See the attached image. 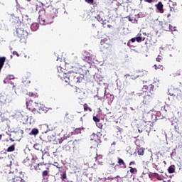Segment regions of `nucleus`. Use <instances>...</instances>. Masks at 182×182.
<instances>
[{
  "label": "nucleus",
  "mask_w": 182,
  "mask_h": 182,
  "mask_svg": "<svg viewBox=\"0 0 182 182\" xmlns=\"http://www.w3.org/2000/svg\"><path fill=\"white\" fill-rule=\"evenodd\" d=\"M92 54L87 51H84L82 54V60H85V62H87L88 63H90L92 60Z\"/></svg>",
  "instance_id": "nucleus-12"
},
{
  "label": "nucleus",
  "mask_w": 182,
  "mask_h": 182,
  "mask_svg": "<svg viewBox=\"0 0 182 182\" xmlns=\"http://www.w3.org/2000/svg\"><path fill=\"white\" fill-rule=\"evenodd\" d=\"M71 87H72L73 89H74V90H75V89H76V87L71 86Z\"/></svg>",
  "instance_id": "nucleus-57"
},
{
  "label": "nucleus",
  "mask_w": 182,
  "mask_h": 182,
  "mask_svg": "<svg viewBox=\"0 0 182 182\" xmlns=\"http://www.w3.org/2000/svg\"><path fill=\"white\" fill-rule=\"evenodd\" d=\"M0 140H2V135L0 134Z\"/></svg>",
  "instance_id": "nucleus-59"
},
{
  "label": "nucleus",
  "mask_w": 182,
  "mask_h": 182,
  "mask_svg": "<svg viewBox=\"0 0 182 182\" xmlns=\"http://www.w3.org/2000/svg\"><path fill=\"white\" fill-rule=\"evenodd\" d=\"M71 136H72L71 133L64 134L63 137L61 138V139L59 141V144H62V143H63L65 140H68V139L70 138Z\"/></svg>",
  "instance_id": "nucleus-21"
},
{
  "label": "nucleus",
  "mask_w": 182,
  "mask_h": 182,
  "mask_svg": "<svg viewBox=\"0 0 182 182\" xmlns=\"http://www.w3.org/2000/svg\"><path fill=\"white\" fill-rule=\"evenodd\" d=\"M4 120L8 121V118H6L4 119H2L1 122H4Z\"/></svg>",
  "instance_id": "nucleus-55"
},
{
  "label": "nucleus",
  "mask_w": 182,
  "mask_h": 182,
  "mask_svg": "<svg viewBox=\"0 0 182 182\" xmlns=\"http://www.w3.org/2000/svg\"><path fill=\"white\" fill-rule=\"evenodd\" d=\"M129 168H130L129 171L132 174H134V173H137V168H132V167H129Z\"/></svg>",
  "instance_id": "nucleus-33"
},
{
  "label": "nucleus",
  "mask_w": 182,
  "mask_h": 182,
  "mask_svg": "<svg viewBox=\"0 0 182 182\" xmlns=\"http://www.w3.org/2000/svg\"><path fill=\"white\" fill-rule=\"evenodd\" d=\"M148 123H150L151 122V121H146Z\"/></svg>",
  "instance_id": "nucleus-60"
},
{
  "label": "nucleus",
  "mask_w": 182,
  "mask_h": 182,
  "mask_svg": "<svg viewBox=\"0 0 182 182\" xmlns=\"http://www.w3.org/2000/svg\"><path fill=\"white\" fill-rule=\"evenodd\" d=\"M13 87H15V85H13Z\"/></svg>",
  "instance_id": "nucleus-62"
},
{
  "label": "nucleus",
  "mask_w": 182,
  "mask_h": 182,
  "mask_svg": "<svg viewBox=\"0 0 182 182\" xmlns=\"http://www.w3.org/2000/svg\"><path fill=\"white\" fill-rule=\"evenodd\" d=\"M87 4H89L90 5H93L95 4V0H85Z\"/></svg>",
  "instance_id": "nucleus-36"
},
{
  "label": "nucleus",
  "mask_w": 182,
  "mask_h": 182,
  "mask_svg": "<svg viewBox=\"0 0 182 182\" xmlns=\"http://www.w3.org/2000/svg\"><path fill=\"white\" fill-rule=\"evenodd\" d=\"M155 6L159 14H164V5L161 1H159L158 4L155 5Z\"/></svg>",
  "instance_id": "nucleus-17"
},
{
  "label": "nucleus",
  "mask_w": 182,
  "mask_h": 182,
  "mask_svg": "<svg viewBox=\"0 0 182 182\" xmlns=\"http://www.w3.org/2000/svg\"><path fill=\"white\" fill-rule=\"evenodd\" d=\"M7 180L8 182H25L22 177L16 176L14 172L9 173Z\"/></svg>",
  "instance_id": "nucleus-6"
},
{
  "label": "nucleus",
  "mask_w": 182,
  "mask_h": 182,
  "mask_svg": "<svg viewBox=\"0 0 182 182\" xmlns=\"http://www.w3.org/2000/svg\"><path fill=\"white\" fill-rule=\"evenodd\" d=\"M17 36H18L20 41H26L28 39V31L18 28L17 29Z\"/></svg>",
  "instance_id": "nucleus-8"
},
{
  "label": "nucleus",
  "mask_w": 182,
  "mask_h": 182,
  "mask_svg": "<svg viewBox=\"0 0 182 182\" xmlns=\"http://www.w3.org/2000/svg\"><path fill=\"white\" fill-rule=\"evenodd\" d=\"M15 97H16V92L12 94L9 93L7 95H0V102L5 105V103H11L12 100H15Z\"/></svg>",
  "instance_id": "nucleus-2"
},
{
  "label": "nucleus",
  "mask_w": 182,
  "mask_h": 182,
  "mask_svg": "<svg viewBox=\"0 0 182 182\" xmlns=\"http://www.w3.org/2000/svg\"><path fill=\"white\" fill-rule=\"evenodd\" d=\"M28 28H31V23H28Z\"/></svg>",
  "instance_id": "nucleus-58"
},
{
  "label": "nucleus",
  "mask_w": 182,
  "mask_h": 182,
  "mask_svg": "<svg viewBox=\"0 0 182 182\" xmlns=\"http://www.w3.org/2000/svg\"><path fill=\"white\" fill-rule=\"evenodd\" d=\"M94 134V136H96V134Z\"/></svg>",
  "instance_id": "nucleus-63"
},
{
  "label": "nucleus",
  "mask_w": 182,
  "mask_h": 182,
  "mask_svg": "<svg viewBox=\"0 0 182 182\" xmlns=\"http://www.w3.org/2000/svg\"><path fill=\"white\" fill-rule=\"evenodd\" d=\"M5 60H6V58L0 57V70H1L2 68H4V65L5 64Z\"/></svg>",
  "instance_id": "nucleus-24"
},
{
  "label": "nucleus",
  "mask_w": 182,
  "mask_h": 182,
  "mask_svg": "<svg viewBox=\"0 0 182 182\" xmlns=\"http://www.w3.org/2000/svg\"><path fill=\"white\" fill-rule=\"evenodd\" d=\"M156 106L158 107V109H161V107H163V105H161V102H158Z\"/></svg>",
  "instance_id": "nucleus-43"
},
{
  "label": "nucleus",
  "mask_w": 182,
  "mask_h": 182,
  "mask_svg": "<svg viewBox=\"0 0 182 182\" xmlns=\"http://www.w3.org/2000/svg\"><path fill=\"white\" fill-rule=\"evenodd\" d=\"M163 182H166V181H163Z\"/></svg>",
  "instance_id": "nucleus-64"
},
{
  "label": "nucleus",
  "mask_w": 182,
  "mask_h": 182,
  "mask_svg": "<svg viewBox=\"0 0 182 182\" xmlns=\"http://www.w3.org/2000/svg\"><path fill=\"white\" fill-rule=\"evenodd\" d=\"M49 173H50V171H49V168H47L46 170L42 172V177L43 180H45L46 177H49L50 176Z\"/></svg>",
  "instance_id": "nucleus-22"
},
{
  "label": "nucleus",
  "mask_w": 182,
  "mask_h": 182,
  "mask_svg": "<svg viewBox=\"0 0 182 182\" xmlns=\"http://www.w3.org/2000/svg\"><path fill=\"white\" fill-rule=\"evenodd\" d=\"M150 90H154V85L153 84L149 85Z\"/></svg>",
  "instance_id": "nucleus-44"
},
{
  "label": "nucleus",
  "mask_w": 182,
  "mask_h": 182,
  "mask_svg": "<svg viewBox=\"0 0 182 182\" xmlns=\"http://www.w3.org/2000/svg\"><path fill=\"white\" fill-rule=\"evenodd\" d=\"M163 59V57H161V55H158V57L156 58V62H161Z\"/></svg>",
  "instance_id": "nucleus-39"
},
{
  "label": "nucleus",
  "mask_w": 182,
  "mask_h": 182,
  "mask_svg": "<svg viewBox=\"0 0 182 182\" xmlns=\"http://www.w3.org/2000/svg\"><path fill=\"white\" fill-rule=\"evenodd\" d=\"M26 107L28 109V110H31L33 114H36L37 109L39 107V104L36 102L28 100L26 102Z\"/></svg>",
  "instance_id": "nucleus-5"
},
{
  "label": "nucleus",
  "mask_w": 182,
  "mask_h": 182,
  "mask_svg": "<svg viewBox=\"0 0 182 182\" xmlns=\"http://www.w3.org/2000/svg\"><path fill=\"white\" fill-rule=\"evenodd\" d=\"M8 153H11V151H15V145H11L7 149Z\"/></svg>",
  "instance_id": "nucleus-30"
},
{
  "label": "nucleus",
  "mask_w": 182,
  "mask_h": 182,
  "mask_svg": "<svg viewBox=\"0 0 182 182\" xmlns=\"http://www.w3.org/2000/svg\"><path fill=\"white\" fill-rule=\"evenodd\" d=\"M168 94L170 96H173L178 100L182 99V92L181 90H178V88L171 87L168 89Z\"/></svg>",
  "instance_id": "nucleus-4"
},
{
  "label": "nucleus",
  "mask_w": 182,
  "mask_h": 182,
  "mask_svg": "<svg viewBox=\"0 0 182 182\" xmlns=\"http://www.w3.org/2000/svg\"><path fill=\"white\" fill-rule=\"evenodd\" d=\"M112 146H116V142H113V143L112 144Z\"/></svg>",
  "instance_id": "nucleus-54"
},
{
  "label": "nucleus",
  "mask_w": 182,
  "mask_h": 182,
  "mask_svg": "<svg viewBox=\"0 0 182 182\" xmlns=\"http://www.w3.org/2000/svg\"><path fill=\"white\" fill-rule=\"evenodd\" d=\"M129 22H132L133 23H137V20L134 19V21H133V18L129 17Z\"/></svg>",
  "instance_id": "nucleus-40"
},
{
  "label": "nucleus",
  "mask_w": 182,
  "mask_h": 182,
  "mask_svg": "<svg viewBox=\"0 0 182 182\" xmlns=\"http://www.w3.org/2000/svg\"><path fill=\"white\" fill-rule=\"evenodd\" d=\"M39 133V130L38 129H33L32 131L30 132L31 135L36 136Z\"/></svg>",
  "instance_id": "nucleus-29"
},
{
  "label": "nucleus",
  "mask_w": 182,
  "mask_h": 182,
  "mask_svg": "<svg viewBox=\"0 0 182 182\" xmlns=\"http://www.w3.org/2000/svg\"><path fill=\"white\" fill-rule=\"evenodd\" d=\"M144 2H148V4H151V2H156L157 0H144Z\"/></svg>",
  "instance_id": "nucleus-42"
},
{
  "label": "nucleus",
  "mask_w": 182,
  "mask_h": 182,
  "mask_svg": "<svg viewBox=\"0 0 182 182\" xmlns=\"http://www.w3.org/2000/svg\"><path fill=\"white\" fill-rule=\"evenodd\" d=\"M154 176H159V173H153Z\"/></svg>",
  "instance_id": "nucleus-56"
},
{
  "label": "nucleus",
  "mask_w": 182,
  "mask_h": 182,
  "mask_svg": "<svg viewBox=\"0 0 182 182\" xmlns=\"http://www.w3.org/2000/svg\"><path fill=\"white\" fill-rule=\"evenodd\" d=\"M63 150H66V151H68V150H70V146H69V145H64L63 146Z\"/></svg>",
  "instance_id": "nucleus-35"
},
{
  "label": "nucleus",
  "mask_w": 182,
  "mask_h": 182,
  "mask_svg": "<svg viewBox=\"0 0 182 182\" xmlns=\"http://www.w3.org/2000/svg\"><path fill=\"white\" fill-rule=\"evenodd\" d=\"M174 171H176V168H174V165L170 166L168 168V172L169 173V174H173V173H174Z\"/></svg>",
  "instance_id": "nucleus-26"
},
{
  "label": "nucleus",
  "mask_w": 182,
  "mask_h": 182,
  "mask_svg": "<svg viewBox=\"0 0 182 182\" xmlns=\"http://www.w3.org/2000/svg\"><path fill=\"white\" fill-rule=\"evenodd\" d=\"M82 67L83 65L80 64L77 57L73 58L70 63H65V69L68 72L65 73V82L66 83H80L83 78L77 72Z\"/></svg>",
  "instance_id": "nucleus-1"
},
{
  "label": "nucleus",
  "mask_w": 182,
  "mask_h": 182,
  "mask_svg": "<svg viewBox=\"0 0 182 182\" xmlns=\"http://www.w3.org/2000/svg\"><path fill=\"white\" fill-rule=\"evenodd\" d=\"M89 156L91 160L96 161V160H97V149H95L94 151L90 149L89 151Z\"/></svg>",
  "instance_id": "nucleus-16"
},
{
  "label": "nucleus",
  "mask_w": 182,
  "mask_h": 182,
  "mask_svg": "<svg viewBox=\"0 0 182 182\" xmlns=\"http://www.w3.org/2000/svg\"><path fill=\"white\" fill-rule=\"evenodd\" d=\"M124 76H125L126 79H127V77H130V75H129V74H127Z\"/></svg>",
  "instance_id": "nucleus-50"
},
{
  "label": "nucleus",
  "mask_w": 182,
  "mask_h": 182,
  "mask_svg": "<svg viewBox=\"0 0 182 182\" xmlns=\"http://www.w3.org/2000/svg\"><path fill=\"white\" fill-rule=\"evenodd\" d=\"M107 42V38H103L100 41V44L101 45H105V43H106Z\"/></svg>",
  "instance_id": "nucleus-37"
},
{
  "label": "nucleus",
  "mask_w": 182,
  "mask_h": 182,
  "mask_svg": "<svg viewBox=\"0 0 182 182\" xmlns=\"http://www.w3.org/2000/svg\"><path fill=\"white\" fill-rule=\"evenodd\" d=\"M55 167H56L57 168H58V171H60V167L58 166V165H55Z\"/></svg>",
  "instance_id": "nucleus-51"
},
{
  "label": "nucleus",
  "mask_w": 182,
  "mask_h": 182,
  "mask_svg": "<svg viewBox=\"0 0 182 182\" xmlns=\"http://www.w3.org/2000/svg\"><path fill=\"white\" fill-rule=\"evenodd\" d=\"M93 120H94V122H95V123H99V122H100V119H99L97 117H96V116H94L93 117Z\"/></svg>",
  "instance_id": "nucleus-34"
},
{
  "label": "nucleus",
  "mask_w": 182,
  "mask_h": 182,
  "mask_svg": "<svg viewBox=\"0 0 182 182\" xmlns=\"http://www.w3.org/2000/svg\"><path fill=\"white\" fill-rule=\"evenodd\" d=\"M170 16H171V14H167V18H170Z\"/></svg>",
  "instance_id": "nucleus-53"
},
{
  "label": "nucleus",
  "mask_w": 182,
  "mask_h": 182,
  "mask_svg": "<svg viewBox=\"0 0 182 182\" xmlns=\"http://www.w3.org/2000/svg\"><path fill=\"white\" fill-rule=\"evenodd\" d=\"M147 76V72L144 70H137L134 73V75H132L131 79L134 80L137 79V77H146Z\"/></svg>",
  "instance_id": "nucleus-10"
},
{
  "label": "nucleus",
  "mask_w": 182,
  "mask_h": 182,
  "mask_svg": "<svg viewBox=\"0 0 182 182\" xmlns=\"http://www.w3.org/2000/svg\"><path fill=\"white\" fill-rule=\"evenodd\" d=\"M145 38L141 37V34H139V36L132 38L131 40L129 41L127 46H130V42H132V43H134V42L136 41V42L140 43L145 41Z\"/></svg>",
  "instance_id": "nucleus-15"
},
{
  "label": "nucleus",
  "mask_w": 182,
  "mask_h": 182,
  "mask_svg": "<svg viewBox=\"0 0 182 182\" xmlns=\"http://www.w3.org/2000/svg\"><path fill=\"white\" fill-rule=\"evenodd\" d=\"M84 107V112H92V108L87 105V103H85L83 105Z\"/></svg>",
  "instance_id": "nucleus-27"
},
{
  "label": "nucleus",
  "mask_w": 182,
  "mask_h": 182,
  "mask_svg": "<svg viewBox=\"0 0 182 182\" xmlns=\"http://www.w3.org/2000/svg\"><path fill=\"white\" fill-rule=\"evenodd\" d=\"M134 165V164H136V162L135 161H131L130 163H129V166H132V165Z\"/></svg>",
  "instance_id": "nucleus-48"
},
{
  "label": "nucleus",
  "mask_w": 182,
  "mask_h": 182,
  "mask_svg": "<svg viewBox=\"0 0 182 182\" xmlns=\"http://www.w3.org/2000/svg\"><path fill=\"white\" fill-rule=\"evenodd\" d=\"M71 141L70 140H69L68 142L69 143V142H70Z\"/></svg>",
  "instance_id": "nucleus-61"
},
{
  "label": "nucleus",
  "mask_w": 182,
  "mask_h": 182,
  "mask_svg": "<svg viewBox=\"0 0 182 182\" xmlns=\"http://www.w3.org/2000/svg\"><path fill=\"white\" fill-rule=\"evenodd\" d=\"M65 119L67 120V122H72V120H73V115L67 113L65 116Z\"/></svg>",
  "instance_id": "nucleus-25"
},
{
  "label": "nucleus",
  "mask_w": 182,
  "mask_h": 182,
  "mask_svg": "<svg viewBox=\"0 0 182 182\" xmlns=\"http://www.w3.org/2000/svg\"><path fill=\"white\" fill-rule=\"evenodd\" d=\"M26 95L29 96V97H33V99H38L39 97V95L36 92H28L26 93Z\"/></svg>",
  "instance_id": "nucleus-20"
},
{
  "label": "nucleus",
  "mask_w": 182,
  "mask_h": 182,
  "mask_svg": "<svg viewBox=\"0 0 182 182\" xmlns=\"http://www.w3.org/2000/svg\"><path fill=\"white\" fill-rule=\"evenodd\" d=\"M15 79V76L14 75H9L6 76V77L4 79V83H9L10 80H12Z\"/></svg>",
  "instance_id": "nucleus-23"
},
{
  "label": "nucleus",
  "mask_w": 182,
  "mask_h": 182,
  "mask_svg": "<svg viewBox=\"0 0 182 182\" xmlns=\"http://www.w3.org/2000/svg\"><path fill=\"white\" fill-rule=\"evenodd\" d=\"M155 70H157V69H161V70H163L164 69V67L162 65H154Z\"/></svg>",
  "instance_id": "nucleus-32"
},
{
  "label": "nucleus",
  "mask_w": 182,
  "mask_h": 182,
  "mask_svg": "<svg viewBox=\"0 0 182 182\" xmlns=\"http://www.w3.org/2000/svg\"><path fill=\"white\" fill-rule=\"evenodd\" d=\"M38 110L37 109L36 113H39L40 114L48 113V108L45 107L43 105L38 106Z\"/></svg>",
  "instance_id": "nucleus-19"
},
{
  "label": "nucleus",
  "mask_w": 182,
  "mask_h": 182,
  "mask_svg": "<svg viewBox=\"0 0 182 182\" xmlns=\"http://www.w3.org/2000/svg\"><path fill=\"white\" fill-rule=\"evenodd\" d=\"M54 18L55 16H53V14H49L46 18H43L42 16L40 15L38 19L43 25H49V23H52V22H53Z\"/></svg>",
  "instance_id": "nucleus-3"
},
{
  "label": "nucleus",
  "mask_w": 182,
  "mask_h": 182,
  "mask_svg": "<svg viewBox=\"0 0 182 182\" xmlns=\"http://www.w3.org/2000/svg\"><path fill=\"white\" fill-rule=\"evenodd\" d=\"M146 122H145L144 124H143V126H144V127H150V124H146Z\"/></svg>",
  "instance_id": "nucleus-46"
},
{
  "label": "nucleus",
  "mask_w": 182,
  "mask_h": 182,
  "mask_svg": "<svg viewBox=\"0 0 182 182\" xmlns=\"http://www.w3.org/2000/svg\"><path fill=\"white\" fill-rule=\"evenodd\" d=\"M9 140H10L11 141H15V140H14V139H12V138H10Z\"/></svg>",
  "instance_id": "nucleus-52"
},
{
  "label": "nucleus",
  "mask_w": 182,
  "mask_h": 182,
  "mask_svg": "<svg viewBox=\"0 0 182 182\" xmlns=\"http://www.w3.org/2000/svg\"><path fill=\"white\" fill-rule=\"evenodd\" d=\"M40 139L43 141V143H50L53 139L52 136L48 134L46 132L41 135Z\"/></svg>",
  "instance_id": "nucleus-14"
},
{
  "label": "nucleus",
  "mask_w": 182,
  "mask_h": 182,
  "mask_svg": "<svg viewBox=\"0 0 182 182\" xmlns=\"http://www.w3.org/2000/svg\"><path fill=\"white\" fill-rule=\"evenodd\" d=\"M143 143V141L140 140V139H136L135 141V144L136 146V149H137V154H139V156H144V148H141L140 147V146H141Z\"/></svg>",
  "instance_id": "nucleus-9"
},
{
  "label": "nucleus",
  "mask_w": 182,
  "mask_h": 182,
  "mask_svg": "<svg viewBox=\"0 0 182 182\" xmlns=\"http://www.w3.org/2000/svg\"><path fill=\"white\" fill-rule=\"evenodd\" d=\"M13 54L16 55V56H19V54L18 53L17 51H14Z\"/></svg>",
  "instance_id": "nucleus-47"
},
{
  "label": "nucleus",
  "mask_w": 182,
  "mask_h": 182,
  "mask_svg": "<svg viewBox=\"0 0 182 182\" xmlns=\"http://www.w3.org/2000/svg\"><path fill=\"white\" fill-rule=\"evenodd\" d=\"M96 124H97V127L99 129H103V124H102V123H100V122H97Z\"/></svg>",
  "instance_id": "nucleus-38"
},
{
  "label": "nucleus",
  "mask_w": 182,
  "mask_h": 182,
  "mask_svg": "<svg viewBox=\"0 0 182 182\" xmlns=\"http://www.w3.org/2000/svg\"><path fill=\"white\" fill-rule=\"evenodd\" d=\"M160 23H161V28L164 31H166L168 32H170V31H171V32H173V26L169 24L168 22H167V21H161Z\"/></svg>",
  "instance_id": "nucleus-11"
},
{
  "label": "nucleus",
  "mask_w": 182,
  "mask_h": 182,
  "mask_svg": "<svg viewBox=\"0 0 182 182\" xmlns=\"http://www.w3.org/2000/svg\"><path fill=\"white\" fill-rule=\"evenodd\" d=\"M82 128H76L75 130H74V134H80V133H82Z\"/></svg>",
  "instance_id": "nucleus-31"
},
{
  "label": "nucleus",
  "mask_w": 182,
  "mask_h": 182,
  "mask_svg": "<svg viewBox=\"0 0 182 182\" xmlns=\"http://www.w3.org/2000/svg\"><path fill=\"white\" fill-rule=\"evenodd\" d=\"M31 161H32V163L30 166V169L36 170V171H41V170H42V168H41L39 167V166H43V164L42 163H39V164L35 163V161H36V160H35V159H33L31 160Z\"/></svg>",
  "instance_id": "nucleus-13"
},
{
  "label": "nucleus",
  "mask_w": 182,
  "mask_h": 182,
  "mask_svg": "<svg viewBox=\"0 0 182 182\" xmlns=\"http://www.w3.org/2000/svg\"><path fill=\"white\" fill-rule=\"evenodd\" d=\"M117 164L118 165H116L115 167H117V166H119L120 168H126L127 166H126V163L123 159H122L120 157L117 158Z\"/></svg>",
  "instance_id": "nucleus-18"
},
{
  "label": "nucleus",
  "mask_w": 182,
  "mask_h": 182,
  "mask_svg": "<svg viewBox=\"0 0 182 182\" xmlns=\"http://www.w3.org/2000/svg\"><path fill=\"white\" fill-rule=\"evenodd\" d=\"M142 89L143 90H144V89L147 90V89H149V87L147 85H144Z\"/></svg>",
  "instance_id": "nucleus-45"
},
{
  "label": "nucleus",
  "mask_w": 182,
  "mask_h": 182,
  "mask_svg": "<svg viewBox=\"0 0 182 182\" xmlns=\"http://www.w3.org/2000/svg\"><path fill=\"white\" fill-rule=\"evenodd\" d=\"M153 167H154V168H157L158 166L156 165V164H153Z\"/></svg>",
  "instance_id": "nucleus-49"
},
{
  "label": "nucleus",
  "mask_w": 182,
  "mask_h": 182,
  "mask_svg": "<svg viewBox=\"0 0 182 182\" xmlns=\"http://www.w3.org/2000/svg\"><path fill=\"white\" fill-rule=\"evenodd\" d=\"M153 101V94L150 92H145V95H144L143 104L144 105H150L151 102Z\"/></svg>",
  "instance_id": "nucleus-7"
},
{
  "label": "nucleus",
  "mask_w": 182,
  "mask_h": 182,
  "mask_svg": "<svg viewBox=\"0 0 182 182\" xmlns=\"http://www.w3.org/2000/svg\"><path fill=\"white\" fill-rule=\"evenodd\" d=\"M60 178L62 181H65L66 178H68V176L66 174V171H64L63 173L60 174Z\"/></svg>",
  "instance_id": "nucleus-28"
},
{
  "label": "nucleus",
  "mask_w": 182,
  "mask_h": 182,
  "mask_svg": "<svg viewBox=\"0 0 182 182\" xmlns=\"http://www.w3.org/2000/svg\"><path fill=\"white\" fill-rule=\"evenodd\" d=\"M181 75V70H178L175 73V76H180Z\"/></svg>",
  "instance_id": "nucleus-41"
}]
</instances>
